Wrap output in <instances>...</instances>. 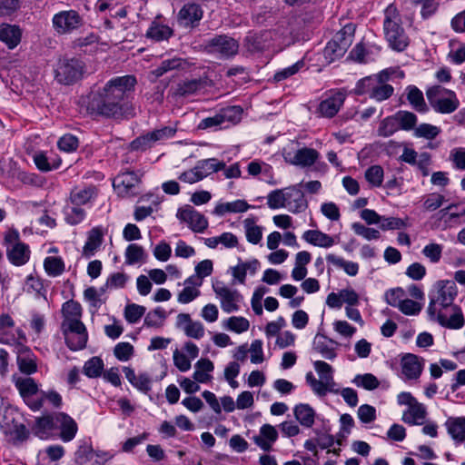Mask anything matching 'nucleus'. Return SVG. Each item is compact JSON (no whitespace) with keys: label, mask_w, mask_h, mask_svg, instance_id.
I'll return each mask as SVG.
<instances>
[{"label":"nucleus","mask_w":465,"mask_h":465,"mask_svg":"<svg viewBox=\"0 0 465 465\" xmlns=\"http://www.w3.org/2000/svg\"><path fill=\"white\" fill-rule=\"evenodd\" d=\"M134 75L117 76L109 80L99 92H91L79 101L80 114L92 116L135 115L134 106L124 96L134 90Z\"/></svg>","instance_id":"nucleus-1"},{"label":"nucleus","mask_w":465,"mask_h":465,"mask_svg":"<svg viewBox=\"0 0 465 465\" xmlns=\"http://www.w3.org/2000/svg\"><path fill=\"white\" fill-rule=\"evenodd\" d=\"M383 32L392 50L401 52L409 45L410 41L402 26L401 15L393 4L384 10Z\"/></svg>","instance_id":"nucleus-2"},{"label":"nucleus","mask_w":465,"mask_h":465,"mask_svg":"<svg viewBox=\"0 0 465 465\" xmlns=\"http://www.w3.org/2000/svg\"><path fill=\"white\" fill-rule=\"evenodd\" d=\"M392 71L385 69L381 73L361 79L356 85V91L360 94H367L370 98L378 102L391 97L393 94V87L387 84Z\"/></svg>","instance_id":"nucleus-3"},{"label":"nucleus","mask_w":465,"mask_h":465,"mask_svg":"<svg viewBox=\"0 0 465 465\" xmlns=\"http://www.w3.org/2000/svg\"><path fill=\"white\" fill-rule=\"evenodd\" d=\"M313 366L320 379L317 380L311 371L305 376L306 382L310 385L312 391L320 397L325 396L328 392L337 394L339 389H335L336 383L333 379L332 367L323 361H314Z\"/></svg>","instance_id":"nucleus-4"},{"label":"nucleus","mask_w":465,"mask_h":465,"mask_svg":"<svg viewBox=\"0 0 465 465\" xmlns=\"http://www.w3.org/2000/svg\"><path fill=\"white\" fill-rule=\"evenodd\" d=\"M457 295L458 290L454 282L448 280L437 282L429 295L428 315H436L439 311L454 305L453 302Z\"/></svg>","instance_id":"nucleus-5"},{"label":"nucleus","mask_w":465,"mask_h":465,"mask_svg":"<svg viewBox=\"0 0 465 465\" xmlns=\"http://www.w3.org/2000/svg\"><path fill=\"white\" fill-rule=\"evenodd\" d=\"M428 102L435 113L450 114L460 106L455 92L441 85H432L426 90Z\"/></svg>","instance_id":"nucleus-6"},{"label":"nucleus","mask_w":465,"mask_h":465,"mask_svg":"<svg viewBox=\"0 0 465 465\" xmlns=\"http://www.w3.org/2000/svg\"><path fill=\"white\" fill-rule=\"evenodd\" d=\"M354 33V25L347 24L344 25L325 46L324 57L329 62H333L342 57L352 44Z\"/></svg>","instance_id":"nucleus-7"},{"label":"nucleus","mask_w":465,"mask_h":465,"mask_svg":"<svg viewBox=\"0 0 465 465\" xmlns=\"http://www.w3.org/2000/svg\"><path fill=\"white\" fill-rule=\"evenodd\" d=\"M84 67V63L78 58H61L54 69V78L59 84H73L83 77Z\"/></svg>","instance_id":"nucleus-8"},{"label":"nucleus","mask_w":465,"mask_h":465,"mask_svg":"<svg viewBox=\"0 0 465 465\" xmlns=\"http://www.w3.org/2000/svg\"><path fill=\"white\" fill-rule=\"evenodd\" d=\"M213 71H207L203 76L193 79H186L178 83L173 89L175 97H188L204 92L207 88L214 85Z\"/></svg>","instance_id":"nucleus-9"},{"label":"nucleus","mask_w":465,"mask_h":465,"mask_svg":"<svg viewBox=\"0 0 465 465\" xmlns=\"http://www.w3.org/2000/svg\"><path fill=\"white\" fill-rule=\"evenodd\" d=\"M53 28L58 35H70L81 28L84 24V17L75 10L60 11L53 16Z\"/></svg>","instance_id":"nucleus-10"},{"label":"nucleus","mask_w":465,"mask_h":465,"mask_svg":"<svg viewBox=\"0 0 465 465\" xmlns=\"http://www.w3.org/2000/svg\"><path fill=\"white\" fill-rule=\"evenodd\" d=\"M429 318L430 321L437 322L440 326L450 330H460L465 324L462 311L456 304L444 308L439 311L436 315L429 316Z\"/></svg>","instance_id":"nucleus-11"},{"label":"nucleus","mask_w":465,"mask_h":465,"mask_svg":"<svg viewBox=\"0 0 465 465\" xmlns=\"http://www.w3.org/2000/svg\"><path fill=\"white\" fill-rule=\"evenodd\" d=\"M213 288L224 312L231 313L240 310V304L243 298L237 290H232L222 282L213 284Z\"/></svg>","instance_id":"nucleus-12"},{"label":"nucleus","mask_w":465,"mask_h":465,"mask_svg":"<svg viewBox=\"0 0 465 465\" xmlns=\"http://www.w3.org/2000/svg\"><path fill=\"white\" fill-rule=\"evenodd\" d=\"M238 43L227 35H216L205 44L208 53L218 54L221 57L234 55L238 51Z\"/></svg>","instance_id":"nucleus-13"},{"label":"nucleus","mask_w":465,"mask_h":465,"mask_svg":"<svg viewBox=\"0 0 465 465\" xmlns=\"http://www.w3.org/2000/svg\"><path fill=\"white\" fill-rule=\"evenodd\" d=\"M177 219L187 223L194 232H203L208 227V220L191 205H184L178 209Z\"/></svg>","instance_id":"nucleus-14"},{"label":"nucleus","mask_w":465,"mask_h":465,"mask_svg":"<svg viewBox=\"0 0 465 465\" xmlns=\"http://www.w3.org/2000/svg\"><path fill=\"white\" fill-rule=\"evenodd\" d=\"M141 179L137 173L133 171L123 172L118 174L113 182L114 187L118 191L119 194L128 195L134 194V189L140 183Z\"/></svg>","instance_id":"nucleus-15"},{"label":"nucleus","mask_w":465,"mask_h":465,"mask_svg":"<svg viewBox=\"0 0 465 465\" xmlns=\"http://www.w3.org/2000/svg\"><path fill=\"white\" fill-rule=\"evenodd\" d=\"M176 327L182 329L187 337L199 340L204 335V326L201 322H194L188 313H179Z\"/></svg>","instance_id":"nucleus-16"},{"label":"nucleus","mask_w":465,"mask_h":465,"mask_svg":"<svg viewBox=\"0 0 465 465\" xmlns=\"http://www.w3.org/2000/svg\"><path fill=\"white\" fill-rule=\"evenodd\" d=\"M203 11L200 5L195 3H186L178 13V21L180 25L195 26L203 18Z\"/></svg>","instance_id":"nucleus-17"},{"label":"nucleus","mask_w":465,"mask_h":465,"mask_svg":"<svg viewBox=\"0 0 465 465\" xmlns=\"http://www.w3.org/2000/svg\"><path fill=\"white\" fill-rule=\"evenodd\" d=\"M55 429L60 430V438L63 441H71L78 430L77 423L74 420L64 412L55 414Z\"/></svg>","instance_id":"nucleus-18"},{"label":"nucleus","mask_w":465,"mask_h":465,"mask_svg":"<svg viewBox=\"0 0 465 465\" xmlns=\"http://www.w3.org/2000/svg\"><path fill=\"white\" fill-rule=\"evenodd\" d=\"M253 442L263 451H270L278 440V431L271 424H263L257 435L252 436Z\"/></svg>","instance_id":"nucleus-19"},{"label":"nucleus","mask_w":465,"mask_h":465,"mask_svg":"<svg viewBox=\"0 0 465 465\" xmlns=\"http://www.w3.org/2000/svg\"><path fill=\"white\" fill-rule=\"evenodd\" d=\"M339 342L332 339L327 338L325 335L317 333L313 339L312 348L320 353L323 358L332 361L336 358V347Z\"/></svg>","instance_id":"nucleus-20"},{"label":"nucleus","mask_w":465,"mask_h":465,"mask_svg":"<svg viewBox=\"0 0 465 465\" xmlns=\"http://www.w3.org/2000/svg\"><path fill=\"white\" fill-rule=\"evenodd\" d=\"M299 186L300 184L293 185L285 189L286 208L294 213L303 212L308 207V203Z\"/></svg>","instance_id":"nucleus-21"},{"label":"nucleus","mask_w":465,"mask_h":465,"mask_svg":"<svg viewBox=\"0 0 465 465\" xmlns=\"http://www.w3.org/2000/svg\"><path fill=\"white\" fill-rule=\"evenodd\" d=\"M290 153L284 154V159L292 165L301 167H309L315 163L319 159V153L312 148L303 147L295 152L292 158H289Z\"/></svg>","instance_id":"nucleus-22"},{"label":"nucleus","mask_w":465,"mask_h":465,"mask_svg":"<svg viewBox=\"0 0 465 465\" xmlns=\"http://www.w3.org/2000/svg\"><path fill=\"white\" fill-rule=\"evenodd\" d=\"M402 374L408 380L418 379L422 371V363L415 354L407 353L401 361Z\"/></svg>","instance_id":"nucleus-23"},{"label":"nucleus","mask_w":465,"mask_h":465,"mask_svg":"<svg viewBox=\"0 0 465 465\" xmlns=\"http://www.w3.org/2000/svg\"><path fill=\"white\" fill-rule=\"evenodd\" d=\"M344 100L345 94L341 92H338L322 101L319 105V111L322 116H335L342 106Z\"/></svg>","instance_id":"nucleus-24"},{"label":"nucleus","mask_w":465,"mask_h":465,"mask_svg":"<svg viewBox=\"0 0 465 465\" xmlns=\"http://www.w3.org/2000/svg\"><path fill=\"white\" fill-rule=\"evenodd\" d=\"M6 254L8 260L16 266L24 265L30 257V251L26 244L16 242L15 245L7 246Z\"/></svg>","instance_id":"nucleus-25"},{"label":"nucleus","mask_w":465,"mask_h":465,"mask_svg":"<svg viewBox=\"0 0 465 465\" xmlns=\"http://www.w3.org/2000/svg\"><path fill=\"white\" fill-rule=\"evenodd\" d=\"M104 232L100 227H94L88 232L87 240L83 248V256L90 258L102 245Z\"/></svg>","instance_id":"nucleus-26"},{"label":"nucleus","mask_w":465,"mask_h":465,"mask_svg":"<svg viewBox=\"0 0 465 465\" xmlns=\"http://www.w3.org/2000/svg\"><path fill=\"white\" fill-rule=\"evenodd\" d=\"M426 415V408L423 404L417 401L403 412L402 420L410 425H421L424 423Z\"/></svg>","instance_id":"nucleus-27"},{"label":"nucleus","mask_w":465,"mask_h":465,"mask_svg":"<svg viewBox=\"0 0 465 465\" xmlns=\"http://www.w3.org/2000/svg\"><path fill=\"white\" fill-rule=\"evenodd\" d=\"M302 238L308 243L322 248L331 247L335 242L331 236L319 230H308L303 232Z\"/></svg>","instance_id":"nucleus-28"},{"label":"nucleus","mask_w":465,"mask_h":465,"mask_svg":"<svg viewBox=\"0 0 465 465\" xmlns=\"http://www.w3.org/2000/svg\"><path fill=\"white\" fill-rule=\"evenodd\" d=\"M0 40L10 49L15 48L21 40V31L16 25L3 24L0 25Z\"/></svg>","instance_id":"nucleus-29"},{"label":"nucleus","mask_w":465,"mask_h":465,"mask_svg":"<svg viewBox=\"0 0 465 465\" xmlns=\"http://www.w3.org/2000/svg\"><path fill=\"white\" fill-rule=\"evenodd\" d=\"M445 426L454 440L460 442L465 440V417L449 418Z\"/></svg>","instance_id":"nucleus-30"},{"label":"nucleus","mask_w":465,"mask_h":465,"mask_svg":"<svg viewBox=\"0 0 465 465\" xmlns=\"http://www.w3.org/2000/svg\"><path fill=\"white\" fill-rule=\"evenodd\" d=\"M293 413L302 426L311 428L313 425L315 411L309 404L300 403L296 405Z\"/></svg>","instance_id":"nucleus-31"},{"label":"nucleus","mask_w":465,"mask_h":465,"mask_svg":"<svg viewBox=\"0 0 465 465\" xmlns=\"http://www.w3.org/2000/svg\"><path fill=\"white\" fill-rule=\"evenodd\" d=\"M243 229L246 240L252 244H258L262 238V227L256 223L254 217H248L243 221Z\"/></svg>","instance_id":"nucleus-32"},{"label":"nucleus","mask_w":465,"mask_h":465,"mask_svg":"<svg viewBox=\"0 0 465 465\" xmlns=\"http://www.w3.org/2000/svg\"><path fill=\"white\" fill-rule=\"evenodd\" d=\"M17 364L19 370L25 374H32L36 371V363L35 358L31 355L27 347L21 346L17 356Z\"/></svg>","instance_id":"nucleus-33"},{"label":"nucleus","mask_w":465,"mask_h":465,"mask_svg":"<svg viewBox=\"0 0 465 465\" xmlns=\"http://www.w3.org/2000/svg\"><path fill=\"white\" fill-rule=\"evenodd\" d=\"M407 100L420 114H425L428 111L427 104L425 103L422 92L415 85L407 87Z\"/></svg>","instance_id":"nucleus-34"},{"label":"nucleus","mask_w":465,"mask_h":465,"mask_svg":"<svg viewBox=\"0 0 465 465\" xmlns=\"http://www.w3.org/2000/svg\"><path fill=\"white\" fill-rule=\"evenodd\" d=\"M55 415H45L36 419L33 430L39 438L45 439L55 429Z\"/></svg>","instance_id":"nucleus-35"},{"label":"nucleus","mask_w":465,"mask_h":465,"mask_svg":"<svg viewBox=\"0 0 465 465\" xmlns=\"http://www.w3.org/2000/svg\"><path fill=\"white\" fill-rule=\"evenodd\" d=\"M15 322L9 314L3 313L0 315V343L10 344L15 341L12 329Z\"/></svg>","instance_id":"nucleus-36"},{"label":"nucleus","mask_w":465,"mask_h":465,"mask_svg":"<svg viewBox=\"0 0 465 465\" xmlns=\"http://www.w3.org/2000/svg\"><path fill=\"white\" fill-rule=\"evenodd\" d=\"M194 167L198 174L203 175V179L213 173L224 169L225 163L215 158H209L198 161Z\"/></svg>","instance_id":"nucleus-37"},{"label":"nucleus","mask_w":465,"mask_h":465,"mask_svg":"<svg viewBox=\"0 0 465 465\" xmlns=\"http://www.w3.org/2000/svg\"><path fill=\"white\" fill-rule=\"evenodd\" d=\"M173 29L168 25L153 21L146 32V36L156 42L167 40L173 35Z\"/></svg>","instance_id":"nucleus-38"},{"label":"nucleus","mask_w":465,"mask_h":465,"mask_svg":"<svg viewBox=\"0 0 465 465\" xmlns=\"http://www.w3.org/2000/svg\"><path fill=\"white\" fill-rule=\"evenodd\" d=\"M95 187L88 186L80 190H73L70 193L69 202L74 205H83L87 203L95 196Z\"/></svg>","instance_id":"nucleus-39"},{"label":"nucleus","mask_w":465,"mask_h":465,"mask_svg":"<svg viewBox=\"0 0 465 465\" xmlns=\"http://www.w3.org/2000/svg\"><path fill=\"white\" fill-rule=\"evenodd\" d=\"M167 318L166 312L157 307L154 310L150 311L144 317L143 325L148 328H161Z\"/></svg>","instance_id":"nucleus-40"},{"label":"nucleus","mask_w":465,"mask_h":465,"mask_svg":"<svg viewBox=\"0 0 465 465\" xmlns=\"http://www.w3.org/2000/svg\"><path fill=\"white\" fill-rule=\"evenodd\" d=\"M44 268L47 275L57 277L64 272L65 265L61 257L48 256L44 261Z\"/></svg>","instance_id":"nucleus-41"},{"label":"nucleus","mask_w":465,"mask_h":465,"mask_svg":"<svg viewBox=\"0 0 465 465\" xmlns=\"http://www.w3.org/2000/svg\"><path fill=\"white\" fill-rule=\"evenodd\" d=\"M125 263L133 265L137 262H144L146 259V253L143 246L136 243H131L125 250Z\"/></svg>","instance_id":"nucleus-42"},{"label":"nucleus","mask_w":465,"mask_h":465,"mask_svg":"<svg viewBox=\"0 0 465 465\" xmlns=\"http://www.w3.org/2000/svg\"><path fill=\"white\" fill-rule=\"evenodd\" d=\"M64 219L67 223L76 225L85 218V211L80 205L67 203L64 208Z\"/></svg>","instance_id":"nucleus-43"},{"label":"nucleus","mask_w":465,"mask_h":465,"mask_svg":"<svg viewBox=\"0 0 465 465\" xmlns=\"http://www.w3.org/2000/svg\"><path fill=\"white\" fill-rule=\"evenodd\" d=\"M326 260L333 265L341 268L350 276H355L359 272V264L357 262L345 261L334 254H328Z\"/></svg>","instance_id":"nucleus-44"},{"label":"nucleus","mask_w":465,"mask_h":465,"mask_svg":"<svg viewBox=\"0 0 465 465\" xmlns=\"http://www.w3.org/2000/svg\"><path fill=\"white\" fill-rule=\"evenodd\" d=\"M231 122L232 125L239 124V118H203L198 124V129L221 130L228 128L229 125L223 126L225 122Z\"/></svg>","instance_id":"nucleus-45"},{"label":"nucleus","mask_w":465,"mask_h":465,"mask_svg":"<svg viewBox=\"0 0 465 465\" xmlns=\"http://www.w3.org/2000/svg\"><path fill=\"white\" fill-rule=\"evenodd\" d=\"M34 163L40 171L49 172L58 168L61 164V160H52L45 153L38 152L34 155Z\"/></svg>","instance_id":"nucleus-46"},{"label":"nucleus","mask_w":465,"mask_h":465,"mask_svg":"<svg viewBox=\"0 0 465 465\" xmlns=\"http://www.w3.org/2000/svg\"><path fill=\"white\" fill-rule=\"evenodd\" d=\"M352 383L357 387H361L367 391L375 390L380 386L379 380L371 373L357 374L353 378Z\"/></svg>","instance_id":"nucleus-47"},{"label":"nucleus","mask_w":465,"mask_h":465,"mask_svg":"<svg viewBox=\"0 0 465 465\" xmlns=\"http://www.w3.org/2000/svg\"><path fill=\"white\" fill-rule=\"evenodd\" d=\"M104 370V362L99 357H92L85 361L83 371L88 378H97Z\"/></svg>","instance_id":"nucleus-48"},{"label":"nucleus","mask_w":465,"mask_h":465,"mask_svg":"<svg viewBox=\"0 0 465 465\" xmlns=\"http://www.w3.org/2000/svg\"><path fill=\"white\" fill-rule=\"evenodd\" d=\"M65 342L70 350L77 351L85 347L87 342V333H67L64 331Z\"/></svg>","instance_id":"nucleus-49"},{"label":"nucleus","mask_w":465,"mask_h":465,"mask_svg":"<svg viewBox=\"0 0 465 465\" xmlns=\"http://www.w3.org/2000/svg\"><path fill=\"white\" fill-rule=\"evenodd\" d=\"M267 204L271 209L286 208L285 189H277L272 191L267 196Z\"/></svg>","instance_id":"nucleus-50"},{"label":"nucleus","mask_w":465,"mask_h":465,"mask_svg":"<svg viewBox=\"0 0 465 465\" xmlns=\"http://www.w3.org/2000/svg\"><path fill=\"white\" fill-rule=\"evenodd\" d=\"M16 387L24 399L38 393L36 382L32 378H25L16 382Z\"/></svg>","instance_id":"nucleus-51"},{"label":"nucleus","mask_w":465,"mask_h":465,"mask_svg":"<svg viewBox=\"0 0 465 465\" xmlns=\"http://www.w3.org/2000/svg\"><path fill=\"white\" fill-rule=\"evenodd\" d=\"M351 229L357 235L361 236L367 241L378 240L381 237V233L378 230L367 227L361 223H353Z\"/></svg>","instance_id":"nucleus-52"},{"label":"nucleus","mask_w":465,"mask_h":465,"mask_svg":"<svg viewBox=\"0 0 465 465\" xmlns=\"http://www.w3.org/2000/svg\"><path fill=\"white\" fill-rule=\"evenodd\" d=\"M384 176L383 169L381 165H372L365 171V179L374 187H380Z\"/></svg>","instance_id":"nucleus-53"},{"label":"nucleus","mask_w":465,"mask_h":465,"mask_svg":"<svg viewBox=\"0 0 465 465\" xmlns=\"http://www.w3.org/2000/svg\"><path fill=\"white\" fill-rule=\"evenodd\" d=\"M145 307L135 303L128 304L124 309V316L128 322L136 323L145 313Z\"/></svg>","instance_id":"nucleus-54"},{"label":"nucleus","mask_w":465,"mask_h":465,"mask_svg":"<svg viewBox=\"0 0 465 465\" xmlns=\"http://www.w3.org/2000/svg\"><path fill=\"white\" fill-rule=\"evenodd\" d=\"M400 129L398 118H384L380 124L378 134L381 136L388 137Z\"/></svg>","instance_id":"nucleus-55"},{"label":"nucleus","mask_w":465,"mask_h":465,"mask_svg":"<svg viewBox=\"0 0 465 465\" xmlns=\"http://www.w3.org/2000/svg\"><path fill=\"white\" fill-rule=\"evenodd\" d=\"M183 60L181 58H172L162 61L161 64L156 67L152 73L160 77L165 73L181 67Z\"/></svg>","instance_id":"nucleus-56"},{"label":"nucleus","mask_w":465,"mask_h":465,"mask_svg":"<svg viewBox=\"0 0 465 465\" xmlns=\"http://www.w3.org/2000/svg\"><path fill=\"white\" fill-rule=\"evenodd\" d=\"M62 312L64 320L67 319H79L82 314V307L79 302L70 300L63 304Z\"/></svg>","instance_id":"nucleus-57"},{"label":"nucleus","mask_w":465,"mask_h":465,"mask_svg":"<svg viewBox=\"0 0 465 465\" xmlns=\"http://www.w3.org/2000/svg\"><path fill=\"white\" fill-rule=\"evenodd\" d=\"M445 202L444 195L438 193H432L428 194L423 201V208L424 210L428 212H433L437 209H439L443 203Z\"/></svg>","instance_id":"nucleus-58"},{"label":"nucleus","mask_w":465,"mask_h":465,"mask_svg":"<svg viewBox=\"0 0 465 465\" xmlns=\"http://www.w3.org/2000/svg\"><path fill=\"white\" fill-rule=\"evenodd\" d=\"M303 66H304V62L302 60H300V61L296 62L295 64H293L292 65L288 66L286 68H283V69L276 72L273 75V79L275 82L283 81V80L291 77L292 75L295 74L296 73H298L301 70V68H302Z\"/></svg>","instance_id":"nucleus-59"},{"label":"nucleus","mask_w":465,"mask_h":465,"mask_svg":"<svg viewBox=\"0 0 465 465\" xmlns=\"http://www.w3.org/2000/svg\"><path fill=\"white\" fill-rule=\"evenodd\" d=\"M226 327L232 331L242 333L249 329L250 323L249 321L243 317L232 316L227 320Z\"/></svg>","instance_id":"nucleus-60"},{"label":"nucleus","mask_w":465,"mask_h":465,"mask_svg":"<svg viewBox=\"0 0 465 465\" xmlns=\"http://www.w3.org/2000/svg\"><path fill=\"white\" fill-rule=\"evenodd\" d=\"M442 246L439 243H429L422 249V254L432 263L440 262L442 254Z\"/></svg>","instance_id":"nucleus-61"},{"label":"nucleus","mask_w":465,"mask_h":465,"mask_svg":"<svg viewBox=\"0 0 465 465\" xmlns=\"http://www.w3.org/2000/svg\"><path fill=\"white\" fill-rule=\"evenodd\" d=\"M404 295L405 292L401 287L391 289L385 292V301L391 306L398 308L401 302L404 300Z\"/></svg>","instance_id":"nucleus-62"},{"label":"nucleus","mask_w":465,"mask_h":465,"mask_svg":"<svg viewBox=\"0 0 465 465\" xmlns=\"http://www.w3.org/2000/svg\"><path fill=\"white\" fill-rule=\"evenodd\" d=\"M398 308L405 315H418L420 312L422 306L418 302L411 299H404Z\"/></svg>","instance_id":"nucleus-63"},{"label":"nucleus","mask_w":465,"mask_h":465,"mask_svg":"<svg viewBox=\"0 0 465 465\" xmlns=\"http://www.w3.org/2000/svg\"><path fill=\"white\" fill-rule=\"evenodd\" d=\"M450 160L458 170H465V148H453L450 153Z\"/></svg>","instance_id":"nucleus-64"}]
</instances>
